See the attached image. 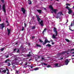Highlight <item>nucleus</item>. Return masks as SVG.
Returning <instances> with one entry per match:
<instances>
[{"label": "nucleus", "mask_w": 74, "mask_h": 74, "mask_svg": "<svg viewBox=\"0 0 74 74\" xmlns=\"http://www.w3.org/2000/svg\"><path fill=\"white\" fill-rule=\"evenodd\" d=\"M66 6L65 7V8L66 9H68V14H71L72 12V10H71V9L70 8V7H69V6H70V4L69 3H67L66 4Z\"/></svg>", "instance_id": "1"}, {"label": "nucleus", "mask_w": 74, "mask_h": 74, "mask_svg": "<svg viewBox=\"0 0 74 74\" xmlns=\"http://www.w3.org/2000/svg\"><path fill=\"white\" fill-rule=\"evenodd\" d=\"M36 17L37 18L38 21L39 22L38 24H40V25H41V26H44V22L43 21L41 20L40 22V21L41 20L40 18L37 15L36 16Z\"/></svg>", "instance_id": "2"}, {"label": "nucleus", "mask_w": 74, "mask_h": 74, "mask_svg": "<svg viewBox=\"0 0 74 74\" xmlns=\"http://www.w3.org/2000/svg\"><path fill=\"white\" fill-rule=\"evenodd\" d=\"M53 31V32H54V33H55V34H56V35H55L54 34H53V35L52 37L53 38H56V36H58V31H57V29L55 27H54Z\"/></svg>", "instance_id": "3"}, {"label": "nucleus", "mask_w": 74, "mask_h": 74, "mask_svg": "<svg viewBox=\"0 0 74 74\" xmlns=\"http://www.w3.org/2000/svg\"><path fill=\"white\" fill-rule=\"evenodd\" d=\"M39 41L40 42H41V43H42V45H45L47 43V39H46L45 40V42H44V41H42L41 39H39Z\"/></svg>", "instance_id": "4"}, {"label": "nucleus", "mask_w": 74, "mask_h": 74, "mask_svg": "<svg viewBox=\"0 0 74 74\" xmlns=\"http://www.w3.org/2000/svg\"><path fill=\"white\" fill-rule=\"evenodd\" d=\"M49 8H51V10H53V11L54 12V14H56L57 13V9H53V8L52 7V5H50L49 6Z\"/></svg>", "instance_id": "5"}, {"label": "nucleus", "mask_w": 74, "mask_h": 74, "mask_svg": "<svg viewBox=\"0 0 74 74\" xmlns=\"http://www.w3.org/2000/svg\"><path fill=\"white\" fill-rule=\"evenodd\" d=\"M63 15V14H62V12H58L57 14V16L56 17V18L57 19H58L59 17L61 16V15Z\"/></svg>", "instance_id": "6"}, {"label": "nucleus", "mask_w": 74, "mask_h": 74, "mask_svg": "<svg viewBox=\"0 0 74 74\" xmlns=\"http://www.w3.org/2000/svg\"><path fill=\"white\" fill-rule=\"evenodd\" d=\"M2 10L3 11L4 13H6V10H5V8H6V7L5 6V4H3L2 5Z\"/></svg>", "instance_id": "7"}, {"label": "nucleus", "mask_w": 74, "mask_h": 74, "mask_svg": "<svg viewBox=\"0 0 74 74\" xmlns=\"http://www.w3.org/2000/svg\"><path fill=\"white\" fill-rule=\"evenodd\" d=\"M69 62H70V61H69L68 59H66L64 62L65 65H67V64H69Z\"/></svg>", "instance_id": "8"}, {"label": "nucleus", "mask_w": 74, "mask_h": 74, "mask_svg": "<svg viewBox=\"0 0 74 74\" xmlns=\"http://www.w3.org/2000/svg\"><path fill=\"white\" fill-rule=\"evenodd\" d=\"M21 10L22 11L23 14H25V12H26V10L24 8H21Z\"/></svg>", "instance_id": "9"}, {"label": "nucleus", "mask_w": 74, "mask_h": 74, "mask_svg": "<svg viewBox=\"0 0 74 74\" xmlns=\"http://www.w3.org/2000/svg\"><path fill=\"white\" fill-rule=\"evenodd\" d=\"M7 31L8 32V36H9V35H10V33H11V29H8V28H7Z\"/></svg>", "instance_id": "10"}, {"label": "nucleus", "mask_w": 74, "mask_h": 74, "mask_svg": "<svg viewBox=\"0 0 74 74\" xmlns=\"http://www.w3.org/2000/svg\"><path fill=\"white\" fill-rule=\"evenodd\" d=\"M36 11H37V12H38L39 13V14H41L42 11V10H38V9H37Z\"/></svg>", "instance_id": "11"}, {"label": "nucleus", "mask_w": 74, "mask_h": 74, "mask_svg": "<svg viewBox=\"0 0 74 74\" xmlns=\"http://www.w3.org/2000/svg\"><path fill=\"white\" fill-rule=\"evenodd\" d=\"M46 31H47V29L46 28H45L43 31L42 33L43 35L44 34V33L46 32Z\"/></svg>", "instance_id": "12"}, {"label": "nucleus", "mask_w": 74, "mask_h": 74, "mask_svg": "<svg viewBox=\"0 0 74 74\" xmlns=\"http://www.w3.org/2000/svg\"><path fill=\"white\" fill-rule=\"evenodd\" d=\"M10 61V60L9 59H7L5 60V63H9Z\"/></svg>", "instance_id": "13"}, {"label": "nucleus", "mask_w": 74, "mask_h": 74, "mask_svg": "<svg viewBox=\"0 0 74 74\" xmlns=\"http://www.w3.org/2000/svg\"><path fill=\"white\" fill-rule=\"evenodd\" d=\"M1 26L2 27L1 29H3L4 27V23H3L1 24Z\"/></svg>", "instance_id": "14"}, {"label": "nucleus", "mask_w": 74, "mask_h": 74, "mask_svg": "<svg viewBox=\"0 0 74 74\" xmlns=\"http://www.w3.org/2000/svg\"><path fill=\"white\" fill-rule=\"evenodd\" d=\"M36 47H40V48H41V46L40 45H39L37 44H36Z\"/></svg>", "instance_id": "15"}, {"label": "nucleus", "mask_w": 74, "mask_h": 74, "mask_svg": "<svg viewBox=\"0 0 74 74\" xmlns=\"http://www.w3.org/2000/svg\"><path fill=\"white\" fill-rule=\"evenodd\" d=\"M46 47H51V45L49 44H48L47 45H46Z\"/></svg>", "instance_id": "16"}, {"label": "nucleus", "mask_w": 74, "mask_h": 74, "mask_svg": "<svg viewBox=\"0 0 74 74\" xmlns=\"http://www.w3.org/2000/svg\"><path fill=\"white\" fill-rule=\"evenodd\" d=\"M55 67H57V66H58V67H59V66H58V65H59V64L58 63L55 64Z\"/></svg>", "instance_id": "17"}, {"label": "nucleus", "mask_w": 74, "mask_h": 74, "mask_svg": "<svg viewBox=\"0 0 74 74\" xmlns=\"http://www.w3.org/2000/svg\"><path fill=\"white\" fill-rule=\"evenodd\" d=\"M6 71H7L6 70H4L2 71V73H6Z\"/></svg>", "instance_id": "18"}, {"label": "nucleus", "mask_w": 74, "mask_h": 74, "mask_svg": "<svg viewBox=\"0 0 74 74\" xmlns=\"http://www.w3.org/2000/svg\"><path fill=\"white\" fill-rule=\"evenodd\" d=\"M28 1H29L28 3L29 4H32V1L30 0H28Z\"/></svg>", "instance_id": "19"}, {"label": "nucleus", "mask_w": 74, "mask_h": 74, "mask_svg": "<svg viewBox=\"0 0 74 74\" xmlns=\"http://www.w3.org/2000/svg\"><path fill=\"white\" fill-rule=\"evenodd\" d=\"M41 64H43L44 65H45V66H47L48 65V64H46L44 62H42L41 63Z\"/></svg>", "instance_id": "20"}, {"label": "nucleus", "mask_w": 74, "mask_h": 74, "mask_svg": "<svg viewBox=\"0 0 74 74\" xmlns=\"http://www.w3.org/2000/svg\"><path fill=\"white\" fill-rule=\"evenodd\" d=\"M4 47H3V48H2L1 49V52H2V51H4Z\"/></svg>", "instance_id": "21"}, {"label": "nucleus", "mask_w": 74, "mask_h": 74, "mask_svg": "<svg viewBox=\"0 0 74 74\" xmlns=\"http://www.w3.org/2000/svg\"><path fill=\"white\" fill-rule=\"evenodd\" d=\"M67 52V51H64L62 53V54H63V55H64L65 53H66Z\"/></svg>", "instance_id": "22"}, {"label": "nucleus", "mask_w": 74, "mask_h": 74, "mask_svg": "<svg viewBox=\"0 0 74 74\" xmlns=\"http://www.w3.org/2000/svg\"><path fill=\"white\" fill-rule=\"evenodd\" d=\"M65 40L66 41H67V42H70V40L67 39H65Z\"/></svg>", "instance_id": "23"}, {"label": "nucleus", "mask_w": 74, "mask_h": 74, "mask_svg": "<svg viewBox=\"0 0 74 74\" xmlns=\"http://www.w3.org/2000/svg\"><path fill=\"white\" fill-rule=\"evenodd\" d=\"M38 70V68H35L34 69V70H35V71Z\"/></svg>", "instance_id": "24"}, {"label": "nucleus", "mask_w": 74, "mask_h": 74, "mask_svg": "<svg viewBox=\"0 0 74 74\" xmlns=\"http://www.w3.org/2000/svg\"><path fill=\"white\" fill-rule=\"evenodd\" d=\"M2 3H4V0H1Z\"/></svg>", "instance_id": "25"}, {"label": "nucleus", "mask_w": 74, "mask_h": 74, "mask_svg": "<svg viewBox=\"0 0 74 74\" xmlns=\"http://www.w3.org/2000/svg\"><path fill=\"white\" fill-rule=\"evenodd\" d=\"M27 56L28 57H29L30 56H31V54H27Z\"/></svg>", "instance_id": "26"}, {"label": "nucleus", "mask_w": 74, "mask_h": 74, "mask_svg": "<svg viewBox=\"0 0 74 74\" xmlns=\"http://www.w3.org/2000/svg\"><path fill=\"white\" fill-rule=\"evenodd\" d=\"M8 66H11V64L9 62L8 63Z\"/></svg>", "instance_id": "27"}, {"label": "nucleus", "mask_w": 74, "mask_h": 74, "mask_svg": "<svg viewBox=\"0 0 74 74\" xmlns=\"http://www.w3.org/2000/svg\"><path fill=\"white\" fill-rule=\"evenodd\" d=\"M35 29V26H33L32 28V29Z\"/></svg>", "instance_id": "28"}, {"label": "nucleus", "mask_w": 74, "mask_h": 74, "mask_svg": "<svg viewBox=\"0 0 74 74\" xmlns=\"http://www.w3.org/2000/svg\"><path fill=\"white\" fill-rule=\"evenodd\" d=\"M61 55H62V53H60L58 54V55H60V56Z\"/></svg>", "instance_id": "29"}, {"label": "nucleus", "mask_w": 74, "mask_h": 74, "mask_svg": "<svg viewBox=\"0 0 74 74\" xmlns=\"http://www.w3.org/2000/svg\"><path fill=\"white\" fill-rule=\"evenodd\" d=\"M63 59V57H61L59 60H62Z\"/></svg>", "instance_id": "30"}, {"label": "nucleus", "mask_w": 74, "mask_h": 74, "mask_svg": "<svg viewBox=\"0 0 74 74\" xmlns=\"http://www.w3.org/2000/svg\"><path fill=\"white\" fill-rule=\"evenodd\" d=\"M20 48H22V49H23V46L21 45L20 47Z\"/></svg>", "instance_id": "31"}, {"label": "nucleus", "mask_w": 74, "mask_h": 74, "mask_svg": "<svg viewBox=\"0 0 74 74\" xmlns=\"http://www.w3.org/2000/svg\"><path fill=\"white\" fill-rule=\"evenodd\" d=\"M34 19H35V17L34 16H33L32 17V19L34 20Z\"/></svg>", "instance_id": "32"}, {"label": "nucleus", "mask_w": 74, "mask_h": 74, "mask_svg": "<svg viewBox=\"0 0 74 74\" xmlns=\"http://www.w3.org/2000/svg\"><path fill=\"white\" fill-rule=\"evenodd\" d=\"M51 67V66H50V65H48L47 66V67L48 68H49V67Z\"/></svg>", "instance_id": "33"}, {"label": "nucleus", "mask_w": 74, "mask_h": 74, "mask_svg": "<svg viewBox=\"0 0 74 74\" xmlns=\"http://www.w3.org/2000/svg\"><path fill=\"white\" fill-rule=\"evenodd\" d=\"M24 30V27H22V31H23Z\"/></svg>", "instance_id": "34"}, {"label": "nucleus", "mask_w": 74, "mask_h": 74, "mask_svg": "<svg viewBox=\"0 0 74 74\" xmlns=\"http://www.w3.org/2000/svg\"><path fill=\"white\" fill-rule=\"evenodd\" d=\"M12 69L13 70H14V69H15V66H12Z\"/></svg>", "instance_id": "35"}, {"label": "nucleus", "mask_w": 74, "mask_h": 74, "mask_svg": "<svg viewBox=\"0 0 74 74\" xmlns=\"http://www.w3.org/2000/svg\"><path fill=\"white\" fill-rule=\"evenodd\" d=\"M74 51V49H72L70 50V52H71V51Z\"/></svg>", "instance_id": "36"}, {"label": "nucleus", "mask_w": 74, "mask_h": 74, "mask_svg": "<svg viewBox=\"0 0 74 74\" xmlns=\"http://www.w3.org/2000/svg\"><path fill=\"white\" fill-rule=\"evenodd\" d=\"M24 25L25 27H26V23H24Z\"/></svg>", "instance_id": "37"}, {"label": "nucleus", "mask_w": 74, "mask_h": 74, "mask_svg": "<svg viewBox=\"0 0 74 74\" xmlns=\"http://www.w3.org/2000/svg\"><path fill=\"white\" fill-rule=\"evenodd\" d=\"M19 49H18V50L17 51L16 53H19Z\"/></svg>", "instance_id": "38"}, {"label": "nucleus", "mask_w": 74, "mask_h": 74, "mask_svg": "<svg viewBox=\"0 0 74 74\" xmlns=\"http://www.w3.org/2000/svg\"><path fill=\"white\" fill-rule=\"evenodd\" d=\"M6 70H7L8 72H9V70H8V68H6Z\"/></svg>", "instance_id": "39"}, {"label": "nucleus", "mask_w": 74, "mask_h": 74, "mask_svg": "<svg viewBox=\"0 0 74 74\" xmlns=\"http://www.w3.org/2000/svg\"><path fill=\"white\" fill-rule=\"evenodd\" d=\"M47 42H49V43H50V42L49 41V40H48L47 39Z\"/></svg>", "instance_id": "40"}, {"label": "nucleus", "mask_w": 74, "mask_h": 74, "mask_svg": "<svg viewBox=\"0 0 74 74\" xmlns=\"http://www.w3.org/2000/svg\"><path fill=\"white\" fill-rule=\"evenodd\" d=\"M19 73V71H16V73Z\"/></svg>", "instance_id": "41"}, {"label": "nucleus", "mask_w": 74, "mask_h": 74, "mask_svg": "<svg viewBox=\"0 0 74 74\" xmlns=\"http://www.w3.org/2000/svg\"><path fill=\"white\" fill-rule=\"evenodd\" d=\"M9 23H8L7 24V26H9Z\"/></svg>", "instance_id": "42"}, {"label": "nucleus", "mask_w": 74, "mask_h": 74, "mask_svg": "<svg viewBox=\"0 0 74 74\" xmlns=\"http://www.w3.org/2000/svg\"><path fill=\"white\" fill-rule=\"evenodd\" d=\"M16 50V49L15 48V49H14V51H15Z\"/></svg>", "instance_id": "43"}, {"label": "nucleus", "mask_w": 74, "mask_h": 74, "mask_svg": "<svg viewBox=\"0 0 74 74\" xmlns=\"http://www.w3.org/2000/svg\"><path fill=\"white\" fill-rule=\"evenodd\" d=\"M34 37H35L34 36H32V39H33V38H34Z\"/></svg>", "instance_id": "44"}, {"label": "nucleus", "mask_w": 74, "mask_h": 74, "mask_svg": "<svg viewBox=\"0 0 74 74\" xmlns=\"http://www.w3.org/2000/svg\"><path fill=\"white\" fill-rule=\"evenodd\" d=\"M54 12L53 11V10H52V11L51 12V13L52 14H53Z\"/></svg>", "instance_id": "45"}, {"label": "nucleus", "mask_w": 74, "mask_h": 74, "mask_svg": "<svg viewBox=\"0 0 74 74\" xmlns=\"http://www.w3.org/2000/svg\"><path fill=\"white\" fill-rule=\"evenodd\" d=\"M8 57H9V56H6V58H8Z\"/></svg>", "instance_id": "46"}, {"label": "nucleus", "mask_w": 74, "mask_h": 74, "mask_svg": "<svg viewBox=\"0 0 74 74\" xmlns=\"http://www.w3.org/2000/svg\"><path fill=\"white\" fill-rule=\"evenodd\" d=\"M1 5L0 4V10H1Z\"/></svg>", "instance_id": "47"}, {"label": "nucleus", "mask_w": 74, "mask_h": 74, "mask_svg": "<svg viewBox=\"0 0 74 74\" xmlns=\"http://www.w3.org/2000/svg\"><path fill=\"white\" fill-rule=\"evenodd\" d=\"M38 60V58H35V60L36 61V60Z\"/></svg>", "instance_id": "48"}, {"label": "nucleus", "mask_w": 74, "mask_h": 74, "mask_svg": "<svg viewBox=\"0 0 74 74\" xmlns=\"http://www.w3.org/2000/svg\"><path fill=\"white\" fill-rule=\"evenodd\" d=\"M5 22H6V23H8V21H5Z\"/></svg>", "instance_id": "49"}, {"label": "nucleus", "mask_w": 74, "mask_h": 74, "mask_svg": "<svg viewBox=\"0 0 74 74\" xmlns=\"http://www.w3.org/2000/svg\"><path fill=\"white\" fill-rule=\"evenodd\" d=\"M55 44V43L54 42H52V44L53 45V44Z\"/></svg>", "instance_id": "50"}, {"label": "nucleus", "mask_w": 74, "mask_h": 74, "mask_svg": "<svg viewBox=\"0 0 74 74\" xmlns=\"http://www.w3.org/2000/svg\"><path fill=\"white\" fill-rule=\"evenodd\" d=\"M27 63H26L25 64V66H26V65H27Z\"/></svg>", "instance_id": "51"}, {"label": "nucleus", "mask_w": 74, "mask_h": 74, "mask_svg": "<svg viewBox=\"0 0 74 74\" xmlns=\"http://www.w3.org/2000/svg\"><path fill=\"white\" fill-rule=\"evenodd\" d=\"M69 22V20H68V19H67V22L66 23H67V22Z\"/></svg>", "instance_id": "52"}, {"label": "nucleus", "mask_w": 74, "mask_h": 74, "mask_svg": "<svg viewBox=\"0 0 74 74\" xmlns=\"http://www.w3.org/2000/svg\"><path fill=\"white\" fill-rule=\"evenodd\" d=\"M30 67H31V69H33V67L31 66H30Z\"/></svg>", "instance_id": "53"}, {"label": "nucleus", "mask_w": 74, "mask_h": 74, "mask_svg": "<svg viewBox=\"0 0 74 74\" xmlns=\"http://www.w3.org/2000/svg\"><path fill=\"white\" fill-rule=\"evenodd\" d=\"M34 22H35V23H36V20H34Z\"/></svg>", "instance_id": "54"}, {"label": "nucleus", "mask_w": 74, "mask_h": 74, "mask_svg": "<svg viewBox=\"0 0 74 74\" xmlns=\"http://www.w3.org/2000/svg\"><path fill=\"white\" fill-rule=\"evenodd\" d=\"M70 30H71V31H74V30H72L71 29H70Z\"/></svg>", "instance_id": "55"}, {"label": "nucleus", "mask_w": 74, "mask_h": 74, "mask_svg": "<svg viewBox=\"0 0 74 74\" xmlns=\"http://www.w3.org/2000/svg\"><path fill=\"white\" fill-rule=\"evenodd\" d=\"M41 59L43 60L44 59V58H41Z\"/></svg>", "instance_id": "56"}, {"label": "nucleus", "mask_w": 74, "mask_h": 74, "mask_svg": "<svg viewBox=\"0 0 74 74\" xmlns=\"http://www.w3.org/2000/svg\"><path fill=\"white\" fill-rule=\"evenodd\" d=\"M29 54H31V52H29Z\"/></svg>", "instance_id": "57"}, {"label": "nucleus", "mask_w": 74, "mask_h": 74, "mask_svg": "<svg viewBox=\"0 0 74 74\" xmlns=\"http://www.w3.org/2000/svg\"><path fill=\"white\" fill-rule=\"evenodd\" d=\"M50 41V42H53V40H51Z\"/></svg>", "instance_id": "58"}, {"label": "nucleus", "mask_w": 74, "mask_h": 74, "mask_svg": "<svg viewBox=\"0 0 74 74\" xmlns=\"http://www.w3.org/2000/svg\"><path fill=\"white\" fill-rule=\"evenodd\" d=\"M32 60V59H29V60L28 61H29H29H30V60Z\"/></svg>", "instance_id": "59"}, {"label": "nucleus", "mask_w": 74, "mask_h": 74, "mask_svg": "<svg viewBox=\"0 0 74 74\" xmlns=\"http://www.w3.org/2000/svg\"><path fill=\"white\" fill-rule=\"evenodd\" d=\"M15 44V45H17V44H18V42H16Z\"/></svg>", "instance_id": "60"}, {"label": "nucleus", "mask_w": 74, "mask_h": 74, "mask_svg": "<svg viewBox=\"0 0 74 74\" xmlns=\"http://www.w3.org/2000/svg\"><path fill=\"white\" fill-rule=\"evenodd\" d=\"M71 59H72V60H73V59H74V58H72Z\"/></svg>", "instance_id": "61"}, {"label": "nucleus", "mask_w": 74, "mask_h": 74, "mask_svg": "<svg viewBox=\"0 0 74 74\" xmlns=\"http://www.w3.org/2000/svg\"><path fill=\"white\" fill-rule=\"evenodd\" d=\"M72 56V57H74V55H73Z\"/></svg>", "instance_id": "62"}, {"label": "nucleus", "mask_w": 74, "mask_h": 74, "mask_svg": "<svg viewBox=\"0 0 74 74\" xmlns=\"http://www.w3.org/2000/svg\"><path fill=\"white\" fill-rule=\"evenodd\" d=\"M44 10H46V8H44Z\"/></svg>", "instance_id": "63"}, {"label": "nucleus", "mask_w": 74, "mask_h": 74, "mask_svg": "<svg viewBox=\"0 0 74 74\" xmlns=\"http://www.w3.org/2000/svg\"><path fill=\"white\" fill-rule=\"evenodd\" d=\"M71 26H72V23H71Z\"/></svg>", "instance_id": "64"}]
</instances>
